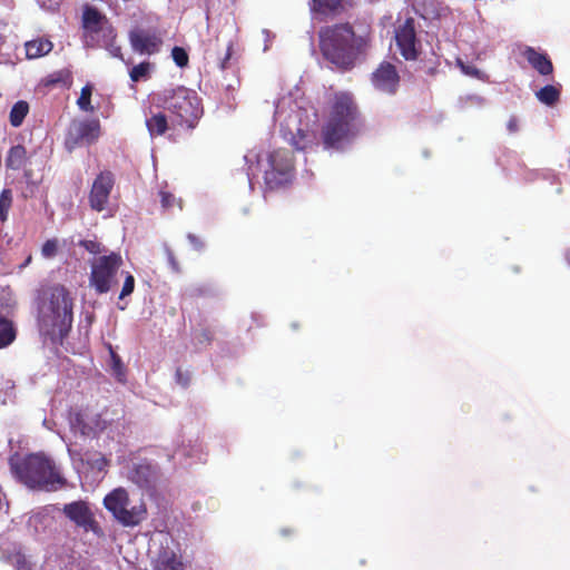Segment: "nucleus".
Returning <instances> with one entry per match:
<instances>
[{
    "label": "nucleus",
    "mask_w": 570,
    "mask_h": 570,
    "mask_svg": "<svg viewBox=\"0 0 570 570\" xmlns=\"http://www.w3.org/2000/svg\"><path fill=\"white\" fill-rule=\"evenodd\" d=\"M373 40L374 29L366 19L334 23L318 31L323 57L344 71L353 69L360 59L367 56Z\"/></svg>",
    "instance_id": "1"
},
{
    "label": "nucleus",
    "mask_w": 570,
    "mask_h": 570,
    "mask_svg": "<svg viewBox=\"0 0 570 570\" xmlns=\"http://www.w3.org/2000/svg\"><path fill=\"white\" fill-rule=\"evenodd\" d=\"M365 128L366 120L355 96L345 90L335 92L321 128L324 148L342 151L362 136Z\"/></svg>",
    "instance_id": "2"
},
{
    "label": "nucleus",
    "mask_w": 570,
    "mask_h": 570,
    "mask_svg": "<svg viewBox=\"0 0 570 570\" xmlns=\"http://www.w3.org/2000/svg\"><path fill=\"white\" fill-rule=\"evenodd\" d=\"M37 321L42 335L63 342L73 322V297L66 286L56 284L43 292Z\"/></svg>",
    "instance_id": "3"
},
{
    "label": "nucleus",
    "mask_w": 570,
    "mask_h": 570,
    "mask_svg": "<svg viewBox=\"0 0 570 570\" xmlns=\"http://www.w3.org/2000/svg\"><path fill=\"white\" fill-rule=\"evenodd\" d=\"M9 464L11 472L29 489L55 492L67 485L55 462L43 454L13 455Z\"/></svg>",
    "instance_id": "4"
},
{
    "label": "nucleus",
    "mask_w": 570,
    "mask_h": 570,
    "mask_svg": "<svg viewBox=\"0 0 570 570\" xmlns=\"http://www.w3.org/2000/svg\"><path fill=\"white\" fill-rule=\"evenodd\" d=\"M150 102L157 109L169 114L173 127L193 129L203 115L200 99L195 90L185 86L165 88L150 95Z\"/></svg>",
    "instance_id": "5"
},
{
    "label": "nucleus",
    "mask_w": 570,
    "mask_h": 570,
    "mask_svg": "<svg viewBox=\"0 0 570 570\" xmlns=\"http://www.w3.org/2000/svg\"><path fill=\"white\" fill-rule=\"evenodd\" d=\"M105 508L115 520L124 527H136L147 518V508L142 500L131 504L128 491L124 488L114 489L104 499Z\"/></svg>",
    "instance_id": "6"
},
{
    "label": "nucleus",
    "mask_w": 570,
    "mask_h": 570,
    "mask_svg": "<svg viewBox=\"0 0 570 570\" xmlns=\"http://www.w3.org/2000/svg\"><path fill=\"white\" fill-rule=\"evenodd\" d=\"M122 265V257L116 252L96 258L91 263L89 286L97 294L108 293L117 284V274Z\"/></svg>",
    "instance_id": "7"
},
{
    "label": "nucleus",
    "mask_w": 570,
    "mask_h": 570,
    "mask_svg": "<svg viewBox=\"0 0 570 570\" xmlns=\"http://www.w3.org/2000/svg\"><path fill=\"white\" fill-rule=\"evenodd\" d=\"M268 168L264 171V181L267 188L277 189L289 184L294 176V156L284 148L275 149L268 154Z\"/></svg>",
    "instance_id": "8"
},
{
    "label": "nucleus",
    "mask_w": 570,
    "mask_h": 570,
    "mask_svg": "<svg viewBox=\"0 0 570 570\" xmlns=\"http://www.w3.org/2000/svg\"><path fill=\"white\" fill-rule=\"evenodd\" d=\"M82 28L87 43L95 47L97 40L114 39L117 33L109 19L97 8L87 6L82 13Z\"/></svg>",
    "instance_id": "9"
},
{
    "label": "nucleus",
    "mask_w": 570,
    "mask_h": 570,
    "mask_svg": "<svg viewBox=\"0 0 570 570\" xmlns=\"http://www.w3.org/2000/svg\"><path fill=\"white\" fill-rule=\"evenodd\" d=\"M394 40L400 55L406 61H415L419 59L422 46L416 35L414 18L409 17L395 27Z\"/></svg>",
    "instance_id": "10"
},
{
    "label": "nucleus",
    "mask_w": 570,
    "mask_h": 570,
    "mask_svg": "<svg viewBox=\"0 0 570 570\" xmlns=\"http://www.w3.org/2000/svg\"><path fill=\"white\" fill-rule=\"evenodd\" d=\"M101 135V126L98 119L73 120L66 135V147L73 150L77 147L95 144Z\"/></svg>",
    "instance_id": "11"
},
{
    "label": "nucleus",
    "mask_w": 570,
    "mask_h": 570,
    "mask_svg": "<svg viewBox=\"0 0 570 570\" xmlns=\"http://www.w3.org/2000/svg\"><path fill=\"white\" fill-rule=\"evenodd\" d=\"M69 422L71 428L83 436H96L108 426V422L102 417L101 413H94L89 407L71 412Z\"/></svg>",
    "instance_id": "12"
},
{
    "label": "nucleus",
    "mask_w": 570,
    "mask_h": 570,
    "mask_svg": "<svg viewBox=\"0 0 570 570\" xmlns=\"http://www.w3.org/2000/svg\"><path fill=\"white\" fill-rule=\"evenodd\" d=\"M115 186V175L110 170L100 171L92 181L88 202L92 210L101 213L107 209L110 194Z\"/></svg>",
    "instance_id": "13"
},
{
    "label": "nucleus",
    "mask_w": 570,
    "mask_h": 570,
    "mask_svg": "<svg viewBox=\"0 0 570 570\" xmlns=\"http://www.w3.org/2000/svg\"><path fill=\"white\" fill-rule=\"evenodd\" d=\"M370 80L377 91L393 96L399 90L401 76L394 63L384 60L371 73Z\"/></svg>",
    "instance_id": "14"
},
{
    "label": "nucleus",
    "mask_w": 570,
    "mask_h": 570,
    "mask_svg": "<svg viewBox=\"0 0 570 570\" xmlns=\"http://www.w3.org/2000/svg\"><path fill=\"white\" fill-rule=\"evenodd\" d=\"M128 39L135 52L154 55L160 50L163 39L156 29L134 28L129 31Z\"/></svg>",
    "instance_id": "15"
},
{
    "label": "nucleus",
    "mask_w": 570,
    "mask_h": 570,
    "mask_svg": "<svg viewBox=\"0 0 570 570\" xmlns=\"http://www.w3.org/2000/svg\"><path fill=\"white\" fill-rule=\"evenodd\" d=\"M62 512L70 521L85 530L94 529L96 524L94 513L86 501L79 500L67 503Z\"/></svg>",
    "instance_id": "16"
},
{
    "label": "nucleus",
    "mask_w": 570,
    "mask_h": 570,
    "mask_svg": "<svg viewBox=\"0 0 570 570\" xmlns=\"http://www.w3.org/2000/svg\"><path fill=\"white\" fill-rule=\"evenodd\" d=\"M233 49L234 42L232 39L220 43L219 36H216L214 40H209L206 55L214 59L222 70H225L230 66Z\"/></svg>",
    "instance_id": "17"
},
{
    "label": "nucleus",
    "mask_w": 570,
    "mask_h": 570,
    "mask_svg": "<svg viewBox=\"0 0 570 570\" xmlns=\"http://www.w3.org/2000/svg\"><path fill=\"white\" fill-rule=\"evenodd\" d=\"M166 110L157 109L151 104L149 112L146 116V127L151 137L163 136L169 128L170 118L165 114Z\"/></svg>",
    "instance_id": "18"
},
{
    "label": "nucleus",
    "mask_w": 570,
    "mask_h": 570,
    "mask_svg": "<svg viewBox=\"0 0 570 570\" xmlns=\"http://www.w3.org/2000/svg\"><path fill=\"white\" fill-rule=\"evenodd\" d=\"M158 478V466L144 461L135 465L130 479L140 488L151 487Z\"/></svg>",
    "instance_id": "19"
},
{
    "label": "nucleus",
    "mask_w": 570,
    "mask_h": 570,
    "mask_svg": "<svg viewBox=\"0 0 570 570\" xmlns=\"http://www.w3.org/2000/svg\"><path fill=\"white\" fill-rule=\"evenodd\" d=\"M6 562L16 570H36V563L31 556L27 554L20 546H13L2 551Z\"/></svg>",
    "instance_id": "20"
},
{
    "label": "nucleus",
    "mask_w": 570,
    "mask_h": 570,
    "mask_svg": "<svg viewBox=\"0 0 570 570\" xmlns=\"http://www.w3.org/2000/svg\"><path fill=\"white\" fill-rule=\"evenodd\" d=\"M523 56L541 76H550L553 72V65L549 56L544 52H539L532 47H527Z\"/></svg>",
    "instance_id": "21"
},
{
    "label": "nucleus",
    "mask_w": 570,
    "mask_h": 570,
    "mask_svg": "<svg viewBox=\"0 0 570 570\" xmlns=\"http://www.w3.org/2000/svg\"><path fill=\"white\" fill-rule=\"evenodd\" d=\"M13 323L4 314V303L0 297V348L9 346L16 340Z\"/></svg>",
    "instance_id": "22"
},
{
    "label": "nucleus",
    "mask_w": 570,
    "mask_h": 570,
    "mask_svg": "<svg viewBox=\"0 0 570 570\" xmlns=\"http://www.w3.org/2000/svg\"><path fill=\"white\" fill-rule=\"evenodd\" d=\"M28 161L27 149L22 145L12 146L6 158V167L11 170L22 169Z\"/></svg>",
    "instance_id": "23"
},
{
    "label": "nucleus",
    "mask_w": 570,
    "mask_h": 570,
    "mask_svg": "<svg viewBox=\"0 0 570 570\" xmlns=\"http://www.w3.org/2000/svg\"><path fill=\"white\" fill-rule=\"evenodd\" d=\"M51 50L52 43L48 39H36L26 42V55L29 59L42 57Z\"/></svg>",
    "instance_id": "24"
},
{
    "label": "nucleus",
    "mask_w": 570,
    "mask_h": 570,
    "mask_svg": "<svg viewBox=\"0 0 570 570\" xmlns=\"http://www.w3.org/2000/svg\"><path fill=\"white\" fill-rule=\"evenodd\" d=\"M342 8V0H312L311 11L322 16H331Z\"/></svg>",
    "instance_id": "25"
},
{
    "label": "nucleus",
    "mask_w": 570,
    "mask_h": 570,
    "mask_svg": "<svg viewBox=\"0 0 570 570\" xmlns=\"http://www.w3.org/2000/svg\"><path fill=\"white\" fill-rule=\"evenodd\" d=\"M184 566L174 552L165 551L156 561V570H183Z\"/></svg>",
    "instance_id": "26"
},
{
    "label": "nucleus",
    "mask_w": 570,
    "mask_h": 570,
    "mask_svg": "<svg viewBox=\"0 0 570 570\" xmlns=\"http://www.w3.org/2000/svg\"><path fill=\"white\" fill-rule=\"evenodd\" d=\"M108 351L110 354V368L114 376L118 382L125 383L127 371L121 357L115 352L111 344H108Z\"/></svg>",
    "instance_id": "27"
},
{
    "label": "nucleus",
    "mask_w": 570,
    "mask_h": 570,
    "mask_svg": "<svg viewBox=\"0 0 570 570\" xmlns=\"http://www.w3.org/2000/svg\"><path fill=\"white\" fill-rule=\"evenodd\" d=\"M29 112V105L24 100L17 101L9 115V121L12 127H20Z\"/></svg>",
    "instance_id": "28"
},
{
    "label": "nucleus",
    "mask_w": 570,
    "mask_h": 570,
    "mask_svg": "<svg viewBox=\"0 0 570 570\" xmlns=\"http://www.w3.org/2000/svg\"><path fill=\"white\" fill-rule=\"evenodd\" d=\"M538 100L547 106H553L560 99V89L553 85H547L535 92Z\"/></svg>",
    "instance_id": "29"
},
{
    "label": "nucleus",
    "mask_w": 570,
    "mask_h": 570,
    "mask_svg": "<svg viewBox=\"0 0 570 570\" xmlns=\"http://www.w3.org/2000/svg\"><path fill=\"white\" fill-rule=\"evenodd\" d=\"M151 69L153 65L149 61H142L131 68V70L129 71V77L134 82L148 79Z\"/></svg>",
    "instance_id": "30"
},
{
    "label": "nucleus",
    "mask_w": 570,
    "mask_h": 570,
    "mask_svg": "<svg viewBox=\"0 0 570 570\" xmlns=\"http://www.w3.org/2000/svg\"><path fill=\"white\" fill-rule=\"evenodd\" d=\"M11 206H12V191L9 188H4L0 193V222L1 223L7 222Z\"/></svg>",
    "instance_id": "31"
},
{
    "label": "nucleus",
    "mask_w": 570,
    "mask_h": 570,
    "mask_svg": "<svg viewBox=\"0 0 570 570\" xmlns=\"http://www.w3.org/2000/svg\"><path fill=\"white\" fill-rule=\"evenodd\" d=\"M91 95H92V86L90 83H87L81 88L80 96L77 100L78 107L82 111L92 112L94 107L91 105Z\"/></svg>",
    "instance_id": "32"
},
{
    "label": "nucleus",
    "mask_w": 570,
    "mask_h": 570,
    "mask_svg": "<svg viewBox=\"0 0 570 570\" xmlns=\"http://www.w3.org/2000/svg\"><path fill=\"white\" fill-rule=\"evenodd\" d=\"M87 464L92 469L99 472L105 471L109 465V460L99 452H94L92 454H87Z\"/></svg>",
    "instance_id": "33"
},
{
    "label": "nucleus",
    "mask_w": 570,
    "mask_h": 570,
    "mask_svg": "<svg viewBox=\"0 0 570 570\" xmlns=\"http://www.w3.org/2000/svg\"><path fill=\"white\" fill-rule=\"evenodd\" d=\"M95 46L105 47L111 53L112 57L124 60L121 47L116 45V38H102L101 40H97V43Z\"/></svg>",
    "instance_id": "34"
},
{
    "label": "nucleus",
    "mask_w": 570,
    "mask_h": 570,
    "mask_svg": "<svg viewBox=\"0 0 570 570\" xmlns=\"http://www.w3.org/2000/svg\"><path fill=\"white\" fill-rule=\"evenodd\" d=\"M171 58L180 68L186 67L189 62L188 53L183 47L175 46L171 50Z\"/></svg>",
    "instance_id": "35"
},
{
    "label": "nucleus",
    "mask_w": 570,
    "mask_h": 570,
    "mask_svg": "<svg viewBox=\"0 0 570 570\" xmlns=\"http://www.w3.org/2000/svg\"><path fill=\"white\" fill-rule=\"evenodd\" d=\"M135 289V277L129 272L125 275V282L119 294V299H124L129 296Z\"/></svg>",
    "instance_id": "36"
},
{
    "label": "nucleus",
    "mask_w": 570,
    "mask_h": 570,
    "mask_svg": "<svg viewBox=\"0 0 570 570\" xmlns=\"http://www.w3.org/2000/svg\"><path fill=\"white\" fill-rule=\"evenodd\" d=\"M58 253V240L57 239H48L43 243L41 247V254L46 258L55 257Z\"/></svg>",
    "instance_id": "37"
},
{
    "label": "nucleus",
    "mask_w": 570,
    "mask_h": 570,
    "mask_svg": "<svg viewBox=\"0 0 570 570\" xmlns=\"http://www.w3.org/2000/svg\"><path fill=\"white\" fill-rule=\"evenodd\" d=\"M306 132L303 129H297V132L292 137L291 145L296 150H305L306 149Z\"/></svg>",
    "instance_id": "38"
},
{
    "label": "nucleus",
    "mask_w": 570,
    "mask_h": 570,
    "mask_svg": "<svg viewBox=\"0 0 570 570\" xmlns=\"http://www.w3.org/2000/svg\"><path fill=\"white\" fill-rule=\"evenodd\" d=\"M78 245L80 247H83L87 252H89L90 254H94V255H97V254H100L101 252H104V246L96 240L82 239L78 243Z\"/></svg>",
    "instance_id": "39"
},
{
    "label": "nucleus",
    "mask_w": 570,
    "mask_h": 570,
    "mask_svg": "<svg viewBox=\"0 0 570 570\" xmlns=\"http://www.w3.org/2000/svg\"><path fill=\"white\" fill-rule=\"evenodd\" d=\"M70 82L71 76L68 71H60L58 73L51 75L48 80V83L50 85L62 83L67 86L70 85Z\"/></svg>",
    "instance_id": "40"
},
{
    "label": "nucleus",
    "mask_w": 570,
    "mask_h": 570,
    "mask_svg": "<svg viewBox=\"0 0 570 570\" xmlns=\"http://www.w3.org/2000/svg\"><path fill=\"white\" fill-rule=\"evenodd\" d=\"M159 197H160V204H161V207L164 209H169L174 206L175 202H176V198L175 196L167 191V190H160L159 191Z\"/></svg>",
    "instance_id": "41"
},
{
    "label": "nucleus",
    "mask_w": 570,
    "mask_h": 570,
    "mask_svg": "<svg viewBox=\"0 0 570 570\" xmlns=\"http://www.w3.org/2000/svg\"><path fill=\"white\" fill-rule=\"evenodd\" d=\"M458 65L464 75L480 78L481 71L475 66L465 65L461 60L458 61Z\"/></svg>",
    "instance_id": "42"
},
{
    "label": "nucleus",
    "mask_w": 570,
    "mask_h": 570,
    "mask_svg": "<svg viewBox=\"0 0 570 570\" xmlns=\"http://www.w3.org/2000/svg\"><path fill=\"white\" fill-rule=\"evenodd\" d=\"M176 382L183 387H187L190 382V375L188 372H184L181 368L176 371Z\"/></svg>",
    "instance_id": "43"
},
{
    "label": "nucleus",
    "mask_w": 570,
    "mask_h": 570,
    "mask_svg": "<svg viewBox=\"0 0 570 570\" xmlns=\"http://www.w3.org/2000/svg\"><path fill=\"white\" fill-rule=\"evenodd\" d=\"M166 253H167V259H168L170 268L173 269V272L179 273L180 266H179L178 261L175 257V254L173 253L171 249H167Z\"/></svg>",
    "instance_id": "44"
},
{
    "label": "nucleus",
    "mask_w": 570,
    "mask_h": 570,
    "mask_svg": "<svg viewBox=\"0 0 570 570\" xmlns=\"http://www.w3.org/2000/svg\"><path fill=\"white\" fill-rule=\"evenodd\" d=\"M187 239L196 250H202L204 248V242L197 235L188 234Z\"/></svg>",
    "instance_id": "45"
},
{
    "label": "nucleus",
    "mask_w": 570,
    "mask_h": 570,
    "mask_svg": "<svg viewBox=\"0 0 570 570\" xmlns=\"http://www.w3.org/2000/svg\"><path fill=\"white\" fill-rule=\"evenodd\" d=\"M507 126L510 132H515L518 130V119L515 117H511Z\"/></svg>",
    "instance_id": "46"
},
{
    "label": "nucleus",
    "mask_w": 570,
    "mask_h": 570,
    "mask_svg": "<svg viewBox=\"0 0 570 570\" xmlns=\"http://www.w3.org/2000/svg\"><path fill=\"white\" fill-rule=\"evenodd\" d=\"M31 262V256H29L24 263V266L28 265Z\"/></svg>",
    "instance_id": "47"
},
{
    "label": "nucleus",
    "mask_w": 570,
    "mask_h": 570,
    "mask_svg": "<svg viewBox=\"0 0 570 570\" xmlns=\"http://www.w3.org/2000/svg\"><path fill=\"white\" fill-rule=\"evenodd\" d=\"M24 177L29 178L30 177V171H26Z\"/></svg>",
    "instance_id": "48"
}]
</instances>
